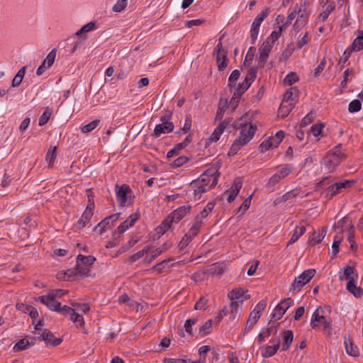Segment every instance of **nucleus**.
Instances as JSON below:
<instances>
[{
    "instance_id": "46",
    "label": "nucleus",
    "mask_w": 363,
    "mask_h": 363,
    "mask_svg": "<svg viewBox=\"0 0 363 363\" xmlns=\"http://www.w3.org/2000/svg\"><path fill=\"white\" fill-rule=\"evenodd\" d=\"M284 28V26H281L279 27L278 30H274L272 32L270 35L266 39L265 41H269V43L274 45V42L278 40V38L281 36L282 30Z\"/></svg>"
},
{
    "instance_id": "9",
    "label": "nucleus",
    "mask_w": 363,
    "mask_h": 363,
    "mask_svg": "<svg viewBox=\"0 0 363 363\" xmlns=\"http://www.w3.org/2000/svg\"><path fill=\"white\" fill-rule=\"evenodd\" d=\"M62 289H55L51 291L49 294L45 296H41L38 298L41 303L45 305L51 311H56L59 310L60 302L55 300V298L58 295V292H61Z\"/></svg>"
},
{
    "instance_id": "15",
    "label": "nucleus",
    "mask_w": 363,
    "mask_h": 363,
    "mask_svg": "<svg viewBox=\"0 0 363 363\" xmlns=\"http://www.w3.org/2000/svg\"><path fill=\"white\" fill-rule=\"evenodd\" d=\"M292 172V169L289 164H285L281 170L273 174L269 180L268 185L274 186L278 184L281 179L286 177L290 173Z\"/></svg>"
},
{
    "instance_id": "24",
    "label": "nucleus",
    "mask_w": 363,
    "mask_h": 363,
    "mask_svg": "<svg viewBox=\"0 0 363 363\" xmlns=\"http://www.w3.org/2000/svg\"><path fill=\"white\" fill-rule=\"evenodd\" d=\"M38 334L42 336V339L44 341L53 346L59 345L62 342V340L60 338H56L53 333L48 330H45L43 334H40V332H38Z\"/></svg>"
},
{
    "instance_id": "27",
    "label": "nucleus",
    "mask_w": 363,
    "mask_h": 363,
    "mask_svg": "<svg viewBox=\"0 0 363 363\" xmlns=\"http://www.w3.org/2000/svg\"><path fill=\"white\" fill-rule=\"evenodd\" d=\"M298 90L295 87H291L289 89L285 94L284 95V99L282 101L284 103L289 104L295 102L296 98L298 96Z\"/></svg>"
},
{
    "instance_id": "57",
    "label": "nucleus",
    "mask_w": 363,
    "mask_h": 363,
    "mask_svg": "<svg viewBox=\"0 0 363 363\" xmlns=\"http://www.w3.org/2000/svg\"><path fill=\"white\" fill-rule=\"evenodd\" d=\"M244 293L245 291L241 289H235L228 293V297L230 300L239 299L244 295Z\"/></svg>"
},
{
    "instance_id": "60",
    "label": "nucleus",
    "mask_w": 363,
    "mask_h": 363,
    "mask_svg": "<svg viewBox=\"0 0 363 363\" xmlns=\"http://www.w3.org/2000/svg\"><path fill=\"white\" fill-rule=\"evenodd\" d=\"M55 57L56 50L53 49L48 53L46 58L43 60L44 64H45L50 68L53 65Z\"/></svg>"
},
{
    "instance_id": "25",
    "label": "nucleus",
    "mask_w": 363,
    "mask_h": 363,
    "mask_svg": "<svg viewBox=\"0 0 363 363\" xmlns=\"http://www.w3.org/2000/svg\"><path fill=\"white\" fill-rule=\"evenodd\" d=\"M354 276L357 277V274H355L354 268L351 266H347L342 271L339 272V279L340 281L354 279Z\"/></svg>"
},
{
    "instance_id": "26",
    "label": "nucleus",
    "mask_w": 363,
    "mask_h": 363,
    "mask_svg": "<svg viewBox=\"0 0 363 363\" xmlns=\"http://www.w3.org/2000/svg\"><path fill=\"white\" fill-rule=\"evenodd\" d=\"M344 339L345 350L347 354L352 357L359 356V352L357 346L353 344L352 341L350 337L347 338L346 336H345Z\"/></svg>"
},
{
    "instance_id": "38",
    "label": "nucleus",
    "mask_w": 363,
    "mask_h": 363,
    "mask_svg": "<svg viewBox=\"0 0 363 363\" xmlns=\"http://www.w3.org/2000/svg\"><path fill=\"white\" fill-rule=\"evenodd\" d=\"M294 106V103L286 104L282 101L279 109V116H280L282 118L286 117L293 109Z\"/></svg>"
},
{
    "instance_id": "10",
    "label": "nucleus",
    "mask_w": 363,
    "mask_h": 363,
    "mask_svg": "<svg viewBox=\"0 0 363 363\" xmlns=\"http://www.w3.org/2000/svg\"><path fill=\"white\" fill-rule=\"evenodd\" d=\"M268 15L269 9H266L259 13L253 21L250 28V41L252 45L255 43L257 39L260 25Z\"/></svg>"
},
{
    "instance_id": "22",
    "label": "nucleus",
    "mask_w": 363,
    "mask_h": 363,
    "mask_svg": "<svg viewBox=\"0 0 363 363\" xmlns=\"http://www.w3.org/2000/svg\"><path fill=\"white\" fill-rule=\"evenodd\" d=\"M190 206H183L175 211H174L171 215L170 217L174 220V222H179L180 220H182L189 211H190Z\"/></svg>"
},
{
    "instance_id": "19",
    "label": "nucleus",
    "mask_w": 363,
    "mask_h": 363,
    "mask_svg": "<svg viewBox=\"0 0 363 363\" xmlns=\"http://www.w3.org/2000/svg\"><path fill=\"white\" fill-rule=\"evenodd\" d=\"M94 214L93 211L85 209L84 211L81 218L78 220V222L74 225L73 228L75 231L79 230L84 228L86 225L89 222Z\"/></svg>"
},
{
    "instance_id": "34",
    "label": "nucleus",
    "mask_w": 363,
    "mask_h": 363,
    "mask_svg": "<svg viewBox=\"0 0 363 363\" xmlns=\"http://www.w3.org/2000/svg\"><path fill=\"white\" fill-rule=\"evenodd\" d=\"M306 232V227L302 225L301 227L296 226L294 229V233L292 234L289 242L288 245H292L294 242H296L298 238L305 233Z\"/></svg>"
},
{
    "instance_id": "59",
    "label": "nucleus",
    "mask_w": 363,
    "mask_h": 363,
    "mask_svg": "<svg viewBox=\"0 0 363 363\" xmlns=\"http://www.w3.org/2000/svg\"><path fill=\"white\" fill-rule=\"evenodd\" d=\"M362 104L358 99H354L349 104L348 111L350 113L358 112L361 110Z\"/></svg>"
},
{
    "instance_id": "11",
    "label": "nucleus",
    "mask_w": 363,
    "mask_h": 363,
    "mask_svg": "<svg viewBox=\"0 0 363 363\" xmlns=\"http://www.w3.org/2000/svg\"><path fill=\"white\" fill-rule=\"evenodd\" d=\"M257 77V68L251 67L246 75L245 80L239 84L235 88V91L238 96H242V94L248 89L251 84L255 81Z\"/></svg>"
},
{
    "instance_id": "35",
    "label": "nucleus",
    "mask_w": 363,
    "mask_h": 363,
    "mask_svg": "<svg viewBox=\"0 0 363 363\" xmlns=\"http://www.w3.org/2000/svg\"><path fill=\"white\" fill-rule=\"evenodd\" d=\"M359 35L354 40L351 47V50L359 51L363 49V30L359 31Z\"/></svg>"
},
{
    "instance_id": "7",
    "label": "nucleus",
    "mask_w": 363,
    "mask_h": 363,
    "mask_svg": "<svg viewBox=\"0 0 363 363\" xmlns=\"http://www.w3.org/2000/svg\"><path fill=\"white\" fill-rule=\"evenodd\" d=\"M349 222V218L344 217L341 220H340L337 223H335L334 228L335 230H338V233L334 237L333 242L332 245L333 249V255L331 257L333 259L336 255L339 252V247L341 243V241L343 238V231L345 230V225Z\"/></svg>"
},
{
    "instance_id": "23",
    "label": "nucleus",
    "mask_w": 363,
    "mask_h": 363,
    "mask_svg": "<svg viewBox=\"0 0 363 363\" xmlns=\"http://www.w3.org/2000/svg\"><path fill=\"white\" fill-rule=\"evenodd\" d=\"M281 337L283 338L284 342L281 346V350L286 351L288 350L293 342L294 340V333L292 330H284L281 333Z\"/></svg>"
},
{
    "instance_id": "45",
    "label": "nucleus",
    "mask_w": 363,
    "mask_h": 363,
    "mask_svg": "<svg viewBox=\"0 0 363 363\" xmlns=\"http://www.w3.org/2000/svg\"><path fill=\"white\" fill-rule=\"evenodd\" d=\"M151 246H147L144 249L138 251V252L133 254L132 256L130 257V261L131 263L135 262V261L138 260L139 259L142 258L145 255L147 254L150 250H151Z\"/></svg>"
},
{
    "instance_id": "49",
    "label": "nucleus",
    "mask_w": 363,
    "mask_h": 363,
    "mask_svg": "<svg viewBox=\"0 0 363 363\" xmlns=\"http://www.w3.org/2000/svg\"><path fill=\"white\" fill-rule=\"evenodd\" d=\"M56 150L57 147L55 146L52 148H50L47 152L46 161L48 162L49 167H51L55 161V159L57 157Z\"/></svg>"
},
{
    "instance_id": "56",
    "label": "nucleus",
    "mask_w": 363,
    "mask_h": 363,
    "mask_svg": "<svg viewBox=\"0 0 363 363\" xmlns=\"http://www.w3.org/2000/svg\"><path fill=\"white\" fill-rule=\"evenodd\" d=\"M172 260H173V259L172 258L164 259L161 262L156 264L150 270H155L158 273H162L166 265Z\"/></svg>"
},
{
    "instance_id": "31",
    "label": "nucleus",
    "mask_w": 363,
    "mask_h": 363,
    "mask_svg": "<svg viewBox=\"0 0 363 363\" xmlns=\"http://www.w3.org/2000/svg\"><path fill=\"white\" fill-rule=\"evenodd\" d=\"M259 319V317H257L256 314L253 315L250 313V316L246 323V325L242 332V335H245L246 334H247L252 329V328L257 323Z\"/></svg>"
},
{
    "instance_id": "63",
    "label": "nucleus",
    "mask_w": 363,
    "mask_h": 363,
    "mask_svg": "<svg viewBox=\"0 0 363 363\" xmlns=\"http://www.w3.org/2000/svg\"><path fill=\"white\" fill-rule=\"evenodd\" d=\"M212 326L211 320H207L199 329V334L204 336L210 333V329Z\"/></svg>"
},
{
    "instance_id": "51",
    "label": "nucleus",
    "mask_w": 363,
    "mask_h": 363,
    "mask_svg": "<svg viewBox=\"0 0 363 363\" xmlns=\"http://www.w3.org/2000/svg\"><path fill=\"white\" fill-rule=\"evenodd\" d=\"M266 306H267V301L262 300L256 305V306L252 310L251 313L253 315L256 314V315L257 317L260 318V316H261L262 312L264 311V310L265 309Z\"/></svg>"
},
{
    "instance_id": "37",
    "label": "nucleus",
    "mask_w": 363,
    "mask_h": 363,
    "mask_svg": "<svg viewBox=\"0 0 363 363\" xmlns=\"http://www.w3.org/2000/svg\"><path fill=\"white\" fill-rule=\"evenodd\" d=\"M349 224L347 240L350 244V248L352 250H356L357 247L354 240V228L351 222L347 223Z\"/></svg>"
},
{
    "instance_id": "42",
    "label": "nucleus",
    "mask_w": 363,
    "mask_h": 363,
    "mask_svg": "<svg viewBox=\"0 0 363 363\" xmlns=\"http://www.w3.org/2000/svg\"><path fill=\"white\" fill-rule=\"evenodd\" d=\"M335 8V2L330 3L325 8V9L320 13L318 19L322 21H325L328 18L329 15L334 11Z\"/></svg>"
},
{
    "instance_id": "39",
    "label": "nucleus",
    "mask_w": 363,
    "mask_h": 363,
    "mask_svg": "<svg viewBox=\"0 0 363 363\" xmlns=\"http://www.w3.org/2000/svg\"><path fill=\"white\" fill-rule=\"evenodd\" d=\"M26 67L24 66L18 70V72L12 80L11 86L13 87L18 86L21 84L22 80L26 74Z\"/></svg>"
},
{
    "instance_id": "40",
    "label": "nucleus",
    "mask_w": 363,
    "mask_h": 363,
    "mask_svg": "<svg viewBox=\"0 0 363 363\" xmlns=\"http://www.w3.org/2000/svg\"><path fill=\"white\" fill-rule=\"evenodd\" d=\"M277 330H275L274 333H276ZM274 333V328L273 327H269L266 329L262 330L257 336V342L259 345L262 344L265 339L269 337L272 333Z\"/></svg>"
},
{
    "instance_id": "50",
    "label": "nucleus",
    "mask_w": 363,
    "mask_h": 363,
    "mask_svg": "<svg viewBox=\"0 0 363 363\" xmlns=\"http://www.w3.org/2000/svg\"><path fill=\"white\" fill-rule=\"evenodd\" d=\"M298 80V77L296 72L289 73L284 79L283 83L286 86H291Z\"/></svg>"
},
{
    "instance_id": "55",
    "label": "nucleus",
    "mask_w": 363,
    "mask_h": 363,
    "mask_svg": "<svg viewBox=\"0 0 363 363\" xmlns=\"http://www.w3.org/2000/svg\"><path fill=\"white\" fill-rule=\"evenodd\" d=\"M240 72L238 69L233 70L228 79V86L230 88L235 86V82L238 79Z\"/></svg>"
},
{
    "instance_id": "62",
    "label": "nucleus",
    "mask_w": 363,
    "mask_h": 363,
    "mask_svg": "<svg viewBox=\"0 0 363 363\" xmlns=\"http://www.w3.org/2000/svg\"><path fill=\"white\" fill-rule=\"evenodd\" d=\"M315 118V114L313 112L308 113L301 122V127H306L309 124H311Z\"/></svg>"
},
{
    "instance_id": "41",
    "label": "nucleus",
    "mask_w": 363,
    "mask_h": 363,
    "mask_svg": "<svg viewBox=\"0 0 363 363\" xmlns=\"http://www.w3.org/2000/svg\"><path fill=\"white\" fill-rule=\"evenodd\" d=\"M33 342H29L28 340L21 339L13 347L14 352H19L26 350L29 346L33 345Z\"/></svg>"
},
{
    "instance_id": "47",
    "label": "nucleus",
    "mask_w": 363,
    "mask_h": 363,
    "mask_svg": "<svg viewBox=\"0 0 363 363\" xmlns=\"http://www.w3.org/2000/svg\"><path fill=\"white\" fill-rule=\"evenodd\" d=\"M100 123V120L96 119L90 122L89 123L81 127V131L83 133H89L95 129Z\"/></svg>"
},
{
    "instance_id": "43",
    "label": "nucleus",
    "mask_w": 363,
    "mask_h": 363,
    "mask_svg": "<svg viewBox=\"0 0 363 363\" xmlns=\"http://www.w3.org/2000/svg\"><path fill=\"white\" fill-rule=\"evenodd\" d=\"M202 225L203 220L196 216L194 219V224L189 230V233L191 235L196 236L199 233Z\"/></svg>"
},
{
    "instance_id": "36",
    "label": "nucleus",
    "mask_w": 363,
    "mask_h": 363,
    "mask_svg": "<svg viewBox=\"0 0 363 363\" xmlns=\"http://www.w3.org/2000/svg\"><path fill=\"white\" fill-rule=\"evenodd\" d=\"M279 347H280V341L278 340L277 341L276 344H274V345H272V346H267L264 348V350L262 352V356L264 357H272L274 354H276V352L279 350Z\"/></svg>"
},
{
    "instance_id": "52",
    "label": "nucleus",
    "mask_w": 363,
    "mask_h": 363,
    "mask_svg": "<svg viewBox=\"0 0 363 363\" xmlns=\"http://www.w3.org/2000/svg\"><path fill=\"white\" fill-rule=\"evenodd\" d=\"M238 308H239V303L237 301H232L230 306V318L232 320H238L239 315H238Z\"/></svg>"
},
{
    "instance_id": "58",
    "label": "nucleus",
    "mask_w": 363,
    "mask_h": 363,
    "mask_svg": "<svg viewBox=\"0 0 363 363\" xmlns=\"http://www.w3.org/2000/svg\"><path fill=\"white\" fill-rule=\"evenodd\" d=\"M95 25H96V23L94 22H92V21L85 24L84 26H83L81 28V29H79L76 33V35L80 36L83 33H88V32L94 29V28L95 27Z\"/></svg>"
},
{
    "instance_id": "53",
    "label": "nucleus",
    "mask_w": 363,
    "mask_h": 363,
    "mask_svg": "<svg viewBox=\"0 0 363 363\" xmlns=\"http://www.w3.org/2000/svg\"><path fill=\"white\" fill-rule=\"evenodd\" d=\"M109 222L105 218L95 227L94 230L100 235L103 234L109 228Z\"/></svg>"
},
{
    "instance_id": "64",
    "label": "nucleus",
    "mask_w": 363,
    "mask_h": 363,
    "mask_svg": "<svg viewBox=\"0 0 363 363\" xmlns=\"http://www.w3.org/2000/svg\"><path fill=\"white\" fill-rule=\"evenodd\" d=\"M323 128V123L315 124L311 128V133L315 137L318 136L321 134Z\"/></svg>"
},
{
    "instance_id": "16",
    "label": "nucleus",
    "mask_w": 363,
    "mask_h": 363,
    "mask_svg": "<svg viewBox=\"0 0 363 363\" xmlns=\"http://www.w3.org/2000/svg\"><path fill=\"white\" fill-rule=\"evenodd\" d=\"M231 118H225L224 121L220 122L211 134L209 138V140L211 142H217L220 139V135L223 133L224 130L231 124Z\"/></svg>"
},
{
    "instance_id": "8",
    "label": "nucleus",
    "mask_w": 363,
    "mask_h": 363,
    "mask_svg": "<svg viewBox=\"0 0 363 363\" xmlns=\"http://www.w3.org/2000/svg\"><path fill=\"white\" fill-rule=\"evenodd\" d=\"M223 35H222L218 41L217 45L216 48L214 49V53L216 56V62L218 64V69L219 71L224 70L227 66H228V58H227V54L228 51L225 49V48L223 46L222 43V38Z\"/></svg>"
},
{
    "instance_id": "54",
    "label": "nucleus",
    "mask_w": 363,
    "mask_h": 363,
    "mask_svg": "<svg viewBox=\"0 0 363 363\" xmlns=\"http://www.w3.org/2000/svg\"><path fill=\"white\" fill-rule=\"evenodd\" d=\"M194 235H191L189 232L186 234L178 245V247L179 250H183L192 240Z\"/></svg>"
},
{
    "instance_id": "3",
    "label": "nucleus",
    "mask_w": 363,
    "mask_h": 363,
    "mask_svg": "<svg viewBox=\"0 0 363 363\" xmlns=\"http://www.w3.org/2000/svg\"><path fill=\"white\" fill-rule=\"evenodd\" d=\"M342 147L341 144L337 145L324 157L323 164L328 172L335 171L336 167L345 159V155L342 152Z\"/></svg>"
},
{
    "instance_id": "33",
    "label": "nucleus",
    "mask_w": 363,
    "mask_h": 363,
    "mask_svg": "<svg viewBox=\"0 0 363 363\" xmlns=\"http://www.w3.org/2000/svg\"><path fill=\"white\" fill-rule=\"evenodd\" d=\"M171 247H172V244L167 242H164L161 246H160L155 250L152 251L150 262H152V260H154L156 257L160 256L161 254H162L163 252L168 250Z\"/></svg>"
},
{
    "instance_id": "6",
    "label": "nucleus",
    "mask_w": 363,
    "mask_h": 363,
    "mask_svg": "<svg viewBox=\"0 0 363 363\" xmlns=\"http://www.w3.org/2000/svg\"><path fill=\"white\" fill-rule=\"evenodd\" d=\"M315 274V270L313 269L303 271L298 277L295 278L290 286V291L294 294L298 292L304 285L311 280Z\"/></svg>"
},
{
    "instance_id": "28",
    "label": "nucleus",
    "mask_w": 363,
    "mask_h": 363,
    "mask_svg": "<svg viewBox=\"0 0 363 363\" xmlns=\"http://www.w3.org/2000/svg\"><path fill=\"white\" fill-rule=\"evenodd\" d=\"M225 271V265L223 262H217L211 265L209 273L211 276H221Z\"/></svg>"
},
{
    "instance_id": "20",
    "label": "nucleus",
    "mask_w": 363,
    "mask_h": 363,
    "mask_svg": "<svg viewBox=\"0 0 363 363\" xmlns=\"http://www.w3.org/2000/svg\"><path fill=\"white\" fill-rule=\"evenodd\" d=\"M138 219V217L137 215H130L127 220L121 223V225L118 227L117 230H116V234L121 235L129 228L132 227Z\"/></svg>"
},
{
    "instance_id": "2",
    "label": "nucleus",
    "mask_w": 363,
    "mask_h": 363,
    "mask_svg": "<svg viewBox=\"0 0 363 363\" xmlns=\"http://www.w3.org/2000/svg\"><path fill=\"white\" fill-rule=\"evenodd\" d=\"M220 173L217 171L215 174L206 172L201 175L198 180L191 182V186L194 189V197L196 200L200 199L203 193L213 188L218 183Z\"/></svg>"
},
{
    "instance_id": "48",
    "label": "nucleus",
    "mask_w": 363,
    "mask_h": 363,
    "mask_svg": "<svg viewBox=\"0 0 363 363\" xmlns=\"http://www.w3.org/2000/svg\"><path fill=\"white\" fill-rule=\"evenodd\" d=\"M214 206H215L214 203H213V202L208 203L207 205L204 207V208L196 216L199 217V218L203 220L209 215L210 213H211Z\"/></svg>"
},
{
    "instance_id": "61",
    "label": "nucleus",
    "mask_w": 363,
    "mask_h": 363,
    "mask_svg": "<svg viewBox=\"0 0 363 363\" xmlns=\"http://www.w3.org/2000/svg\"><path fill=\"white\" fill-rule=\"evenodd\" d=\"M58 308L59 310L56 311V312L60 313L63 315H69V316H74V315H75V309L67 306L61 307V304L60 303V307Z\"/></svg>"
},
{
    "instance_id": "21",
    "label": "nucleus",
    "mask_w": 363,
    "mask_h": 363,
    "mask_svg": "<svg viewBox=\"0 0 363 363\" xmlns=\"http://www.w3.org/2000/svg\"><path fill=\"white\" fill-rule=\"evenodd\" d=\"M242 187V182L236 179L234 181L231 188L225 194H228L227 201L231 203L235 200Z\"/></svg>"
},
{
    "instance_id": "18",
    "label": "nucleus",
    "mask_w": 363,
    "mask_h": 363,
    "mask_svg": "<svg viewBox=\"0 0 363 363\" xmlns=\"http://www.w3.org/2000/svg\"><path fill=\"white\" fill-rule=\"evenodd\" d=\"M274 45H271L269 41H264L259 48V65L262 67L267 62L269 53Z\"/></svg>"
},
{
    "instance_id": "1",
    "label": "nucleus",
    "mask_w": 363,
    "mask_h": 363,
    "mask_svg": "<svg viewBox=\"0 0 363 363\" xmlns=\"http://www.w3.org/2000/svg\"><path fill=\"white\" fill-rule=\"evenodd\" d=\"M235 128L240 129L239 136L232 144L228 155H235L246 145L253 138L257 130V126L252 123L250 117L245 114L232 124Z\"/></svg>"
},
{
    "instance_id": "32",
    "label": "nucleus",
    "mask_w": 363,
    "mask_h": 363,
    "mask_svg": "<svg viewBox=\"0 0 363 363\" xmlns=\"http://www.w3.org/2000/svg\"><path fill=\"white\" fill-rule=\"evenodd\" d=\"M325 320L324 315L320 313V308H317L313 313L311 320V326L316 328L319 323H323Z\"/></svg>"
},
{
    "instance_id": "44",
    "label": "nucleus",
    "mask_w": 363,
    "mask_h": 363,
    "mask_svg": "<svg viewBox=\"0 0 363 363\" xmlns=\"http://www.w3.org/2000/svg\"><path fill=\"white\" fill-rule=\"evenodd\" d=\"M272 136L269 137L268 139L264 140L259 145V149L261 152H264L268 150L270 148H274L278 147V145H274L275 144V141Z\"/></svg>"
},
{
    "instance_id": "14",
    "label": "nucleus",
    "mask_w": 363,
    "mask_h": 363,
    "mask_svg": "<svg viewBox=\"0 0 363 363\" xmlns=\"http://www.w3.org/2000/svg\"><path fill=\"white\" fill-rule=\"evenodd\" d=\"M160 121L162 123L157 124L154 130V135L157 138L162 134L171 133L174 128L173 123L166 120L165 117H161Z\"/></svg>"
},
{
    "instance_id": "5",
    "label": "nucleus",
    "mask_w": 363,
    "mask_h": 363,
    "mask_svg": "<svg viewBox=\"0 0 363 363\" xmlns=\"http://www.w3.org/2000/svg\"><path fill=\"white\" fill-rule=\"evenodd\" d=\"M96 261L93 256H84L78 255L77 257V265L75 274L81 276L88 277L90 273V267Z\"/></svg>"
},
{
    "instance_id": "30",
    "label": "nucleus",
    "mask_w": 363,
    "mask_h": 363,
    "mask_svg": "<svg viewBox=\"0 0 363 363\" xmlns=\"http://www.w3.org/2000/svg\"><path fill=\"white\" fill-rule=\"evenodd\" d=\"M174 220L170 216L164 219L162 223L156 228L157 233L160 235H162L166 233L170 228Z\"/></svg>"
},
{
    "instance_id": "12",
    "label": "nucleus",
    "mask_w": 363,
    "mask_h": 363,
    "mask_svg": "<svg viewBox=\"0 0 363 363\" xmlns=\"http://www.w3.org/2000/svg\"><path fill=\"white\" fill-rule=\"evenodd\" d=\"M354 183V181L353 180H345L344 182L331 184L326 189V196L330 199L335 195L341 193L342 189L350 187Z\"/></svg>"
},
{
    "instance_id": "13",
    "label": "nucleus",
    "mask_w": 363,
    "mask_h": 363,
    "mask_svg": "<svg viewBox=\"0 0 363 363\" xmlns=\"http://www.w3.org/2000/svg\"><path fill=\"white\" fill-rule=\"evenodd\" d=\"M294 304V300L287 298L282 300L274 308L271 314L272 319L278 320L282 318L286 311Z\"/></svg>"
},
{
    "instance_id": "29",
    "label": "nucleus",
    "mask_w": 363,
    "mask_h": 363,
    "mask_svg": "<svg viewBox=\"0 0 363 363\" xmlns=\"http://www.w3.org/2000/svg\"><path fill=\"white\" fill-rule=\"evenodd\" d=\"M346 288L356 298H359L363 295V289L355 285L354 279L348 281Z\"/></svg>"
},
{
    "instance_id": "17",
    "label": "nucleus",
    "mask_w": 363,
    "mask_h": 363,
    "mask_svg": "<svg viewBox=\"0 0 363 363\" xmlns=\"http://www.w3.org/2000/svg\"><path fill=\"white\" fill-rule=\"evenodd\" d=\"M131 192L130 186L127 184L116 186V195L121 206H124L127 201V195Z\"/></svg>"
},
{
    "instance_id": "4",
    "label": "nucleus",
    "mask_w": 363,
    "mask_h": 363,
    "mask_svg": "<svg viewBox=\"0 0 363 363\" xmlns=\"http://www.w3.org/2000/svg\"><path fill=\"white\" fill-rule=\"evenodd\" d=\"M295 11H296L297 19L294 24V29L298 32L303 28L308 23L309 11L306 1L296 4L294 6Z\"/></svg>"
}]
</instances>
